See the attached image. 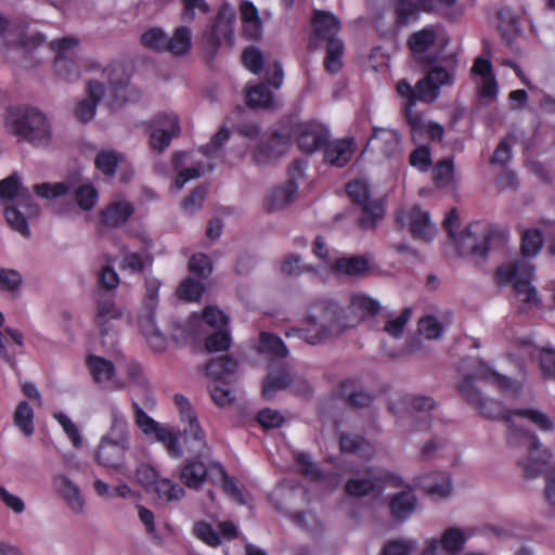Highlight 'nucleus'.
Listing matches in <instances>:
<instances>
[{"mask_svg":"<svg viewBox=\"0 0 555 555\" xmlns=\"http://www.w3.org/2000/svg\"><path fill=\"white\" fill-rule=\"evenodd\" d=\"M193 533L208 546L217 547L221 544L219 533L214 529L212 525L205 520H199L194 524Z\"/></svg>","mask_w":555,"mask_h":555,"instance_id":"obj_54","label":"nucleus"},{"mask_svg":"<svg viewBox=\"0 0 555 555\" xmlns=\"http://www.w3.org/2000/svg\"><path fill=\"white\" fill-rule=\"evenodd\" d=\"M339 448L343 453L358 454L365 459H371L374 454L373 444L360 435L340 433Z\"/></svg>","mask_w":555,"mask_h":555,"instance_id":"obj_24","label":"nucleus"},{"mask_svg":"<svg viewBox=\"0 0 555 555\" xmlns=\"http://www.w3.org/2000/svg\"><path fill=\"white\" fill-rule=\"evenodd\" d=\"M5 125L11 133L35 146L47 145L51 140V126L47 116L29 105L7 109Z\"/></svg>","mask_w":555,"mask_h":555,"instance_id":"obj_3","label":"nucleus"},{"mask_svg":"<svg viewBox=\"0 0 555 555\" xmlns=\"http://www.w3.org/2000/svg\"><path fill=\"white\" fill-rule=\"evenodd\" d=\"M532 270V268H527L526 278L518 279L513 283V291L516 298L526 305H538L539 301L537 289L530 282Z\"/></svg>","mask_w":555,"mask_h":555,"instance_id":"obj_40","label":"nucleus"},{"mask_svg":"<svg viewBox=\"0 0 555 555\" xmlns=\"http://www.w3.org/2000/svg\"><path fill=\"white\" fill-rule=\"evenodd\" d=\"M370 270L369 260L363 256L337 258L332 264L335 274L348 276L363 275Z\"/></svg>","mask_w":555,"mask_h":555,"instance_id":"obj_27","label":"nucleus"},{"mask_svg":"<svg viewBox=\"0 0 555 555\" xmlns=\"http://www.w3.org/2000/svg\"><path fill=\"white\" fill-rule=\"evenodd\" d=\"M242 62L253 74H259L263 68L264 59L258 48L249 47L243 51Z\"/></svg>","mask_w":555,"mask_h":555,"instance_id":"obj_64","label":"nucleus"},{"mask_svg":"<svg viewBox=\"0 0 555 555\" xmlns=\"http://www.w3.org/2000/svg\"><path fill=\"white\" fill-rule=\"evenodd\" d=\"M345 46L341 39H332L326 41L324 69L331 75L339 73L344 66L343 56Z\"/></svg>","mask_w":555,"mask_h":555,"instance_id":"obj_33","label":"nucleus"},{"mask_svg":"<svg viewBox=\"0 0 555 555\" xmlns=\"http://www.w3.org/2000/svg\"><path fill=\"white\" fill-rule=\"evenodd\" d=\"M513 413L515 416L530 420L543 431H551L554 428L553 422L543 412L532 409H515Z\"/></svg>","mask_w":555,"mask_h":555,"instance_id":"obj_56","label":"nucleus"},{"mask_svg":"<svg viewBox=\"0 0 555 555\" xmlns=\"http://www.w3.org/2000/svg\"><path fill=\"white\" fill-rule=\"evenodd\" d=\"M257 421L263 429L268 430L282 427L285 418L278 410L264 408L257 413Z\"/></svg>","mask_w":555,"mask_h":555,"instance_id":"obj_63","label":"nucleus"},{"mask_svg":"<svg viewBox=\"0 0 555 555\" xmlns=\"http://www.w3.org/2000/svg\"><path fill=\"white\" fill-rule=\"evenodd\" d=\"M398 94L404 99V117L411 128L415 132L422 130L424 127V118L421 114L414 112V106L417 101L431 103L438 95L439 90L437 83H433L427 76L420 79L414 87L406 79H401L397 83Z\"/></svg>","mask_w":555,"mask_h":555,"instance_id":"obj_5","label":"nucleus"},{"mask_svg":"<svg viewBox=\"0 0 555 555\" xmlns=\"http://www.w3.org/2000/svg\"><path fill=\"white\" fill-rule=\"evenodd\" d=\"M475 377L482 380H490L502 392L512 391L514 393L518 392L519 387L516 383L502 374L493 371L488 364L480 362L476 372Z\"/></svg>","mask_w":555,"mask_h":555,"instance_id":"obj_32","label":"nucleus"},{"mask_svg":"<svg viewBox=\"0 0 555 555\" xmlns=\"http://www.w3.org/2000/svg\"><path fill=\"white\" fill-rule=\"evenodd\" d=\"M204 292V284L193 278L184 279L177 288V296L186 301H196Z\"/></svg>","mask_w":555,"mask_h":555,"instance_id":"obj_52","label":"nucleus"},{"mask_svg":"<svg viewBox=\"0 0 555 555\" xmlns=\"http://www.w3.org/2000/svg\"><path fill=\"white\" fill-rule=\"evenodd\" d=\"M54 70L59 78L65 81H74L79 78L78 65L64 55H55Z\"/></svg>","mask_w":555,"mask_h":555,"instance_id":"obj_51","label":"nucleus"},{"mask_svg":"<svg viewBox=\"0 0 555 555\" xmlns=\"http://www.w3.org/2000/svg\"><path fill=\"white\" fill-rule=\"evenodd\" d=\"M173 401L179 411L181 422L186 424L183 428L184 434L195 441H204L205 434L189 399L181 393H177L175 395Z\"/></svg>","mask_w":555,"mask_h":555,"instance_id":"obj_16","label":"nucleus"},{"mask_svg":"<svg viewBox=\"0 0 555 555\" xmlns=\"http://www.w3.org/2000/svg\"><path fill=\"white\" fill-rule=\"evenodd\" d=\"M21 191V181L16 173L9 176L8 178L0 180V198L1 199H13L14 197H20V203L22 206L27 208L28 212L31 215H37L39 212V207L33 204V197L27 190L24 192Z\"/></svg>","mask_w":555,"mask_h":555,"instance_id":"obj_19","label":"nucleus"},{"mask_svg":"<svg viewBox=\"0 0 555 555\" xmlns=\"http://www.w3.org/2000/svg\"><path fill=\"white\" fill-rule=\"evenodd\" d=\"M87 366L90 371L93 380L98 384L111 380L115 375L114 363L100 356H88Z\"/></svg>","mask_w":555,"mask_h":555,"instance_id":"obj_35","label":"nucleus"},{"mask_svg":"<svg viewBox=\"0 0 555 555\" xmlns=\"http://www.w3.org/2000/svg\"><path fill=\"white\" fill-rule=\"evenodd\" d=\"M153 488L157 496L167 502L178 501L185 494L180 485L167 478H158Z\"/></svg>","mask_w":555,"mask_h":555,"instance_id":"obj_43","label":"nucleus"},{"mask_svg":"<svg viewBox=\"0 0 555 555\" xmlns=\"http://www.w3.org/2000/svg\"><path fill=\"white\" fill-rule=\"evenodd\" d=\"M230 140V131L222 127L215 133L207 144L199 147V152L207 158H215L223 145Z\"/></svg>","mask_w":555,"mask_h":555,"instance_id":"obj_55","label":"nucleus"},{"mask_svg":"<svg viewBox=\"0 0 555 555\" xmlns=\"http://www.w3.org/2000/svg\"><path fill=\"white\" fill-rule=\"evenodd\" d=\"M543 246V235L538 229L524 231L521 236V253L524 256L537 255Z\"/></svg>","mask_w":555,"mask_h":555,"instance_id":"obj_50","label":"nucleus"},{"mask_svg":"<svg viewBox=\"0 0 555 555\" xmlns=\"http://www.w3.org/2000/svg\"><path fill=\"white\" fill-rule=\"evenodd\" d=\"M133 212L134 207L131 203L115 201L100 211V222L106 228H119L131 218Z\"/></svg>","mask_w":555,"mask_h":555,"instance_id":"obj_17","label":"nucleus"},{"mask_svg":"<svg viewBox=\"0 0 555 555\" xmlns=\"http://www.w3.org/2000/svg\"><path fill=\"white\" fill-rule=\"evenodd\" d=\"M4 217L10 227L20 232L22 235L28 237L30 235L28 222L23 212L16 207H7L4 209Z\"/></svg>","mask_w":555,"mask_h":555,"instance_id":"obj_60","label":"nucleus"},{"mask_svg":"<svg viewBox=\"0 0 555 555\" xmlns=\"http://www.w3.org/2000/svg\"><path fill=\"white\" fill-rule=\"evenodd\" d=\"M14 424L26 436L34 434V410L27 401H21L14 412Z\"/></svg>","mask_w":555,"mask_h":555,"instance_id":"obj_41","label":"nucleus"},{"mask_svg":"<svg viewBox=\"0 0 555 555\" xmlns=\"http://www.w3.org/2000/svg\"><path fill=\"white\" fill-rule=\"evenodd\" d=\"M289 149V135L283 132L281 126L272 132L270 139L261 142L253 153V160L257 165H266L284 155Z\"/></svg>","mask_w":555,"mask_h":555,"instance_id":"obj_12","label":"nucleus"},{"mask_svg":"<svg viewBox=\"0 0 555 555\" xmlns=\"http://www.w3.org/2000/svg\"><path fill=\"white\" fill-rule=\"evenodd\" d=\"M72 185L68 182H56L50 184L48 182L36 184L35 193L42 198H56L69 193Z\"/></svg>","mask_w":555,"mask_h":555,"instance_id":"obj_57","label":"nucleus"},{"mask_svg":"<svg viewBox=\"0 0 555 555\" xmlns=\"http://www.w3.org/2000/svg\"><path fill=\"white\" fill-rule=\"evenodd\" d=\"M365 474L370 478H362V479L350 478L347 480V482L345 483V491L349 495L356 496V498H362V496L371 494L375 490H378L377 483L374 479V467H367L365 469Z\"/></svg>","mask_w":555,"mask_h":555,"instance_id":"obj_37","label":"nucleus"},{"mask_svg":"<svg viewBox=\"0 0 555 555\" xmlns=\"http://www.w3.org/2000/svg\"><path fill=\"white\" fill-rule=\"evenodd\" d=\"M410 231L414 238L429 242L434 237L435 229L430 223L429 214L414 207L410 214Z\"/></svg>","mask_w":555,"mask_h":555,"instance_id":"obj_28","label":"nucleus"},{"mask_svg":"<svg viewBox=\"0 0 555 555\" xmlns=\"http://www.w3.org/2000/svg\"><path fill=\"white\" fill-rule=\"evenodd\" d=\"M322 150L325 163L337 168H343L352 158L354 153V139L343 138L331 141L330 138L328 143H326Z\"/></svg>","mask_w":555,"mask_h":555,"instance_id":"obj_14","label":"nucleus"},{"mask_svg":"<svg viewBox=\"0 0 555 555\" xmlns=\"http://www.w3.org/2000/svg\"><path fill=\"white\" fill-rule=\"evenodd\" d=\"M420 9L418 3L413 0H396V24L398 26H406L412 20L417 18Z\"/></svg>","mask_w":555,"mask_h":555,"instance_id":"obj_47","label":"nucleus"},{"mask_svg":"<svg viewBox=\"0 0 555 555\" xmlns=\"http://www.w3.org/2000/svg\"><path fill=\"white\" fill-rule=\"evenodd\" d=\"M120 317L121 311L115 306L113 296L103 295L98 298L94 324L99 328L101 336H105L109 333V321L117 320Z\"/></svg>","mask_w":555,"mask_h":555,"instance_id":"obj_21","label":"nucleus"},{"mask_svg":"<svg viewBox=\"0 0 555 555\" xmlns=\"http://www.w3.org/2000/svg\"><path fill=\"white\" fill-rule=\"evenodd\" d=\"M358 379L347 378L339 384L338 395L348 406L353 409L367 408L372 404L374 397L365 391L358 390Z\"/></svg>","mask_w":555,"mask_h":555,"instance_id":"obj_23","label":"nucleus"},{"mask_svg":"<svg viewBox=\"0 0 555 555\" xmlns=\"http://www.w3.org/2000/svg\"><path fill=\"white\" fill-rule=\"evenodd\" d=\"M160 281L156 278L145 279V296L143 301L144 313L140 317L155 318L156 309L158 306V291Z\"/></svg>","mask_w":555,"mask_h":555,"instance_id":"obj_45","label":"nucleus"},{"mask_svg":"<svg viewBox=\"0 0 555 555\" xmlns=\"http://www.w3.org/2000/svg\"><path fill=\"white\" fill-rule=\"evenodd\" d=\"M237 365V361L231 356H222L210 360L205 366V372L214 380H225L236 372Z\"/></svg>","mask_w":555,"mask_h":555,"instance_id":"obj_29","label":"nucleus"},{"mask_svg":"<svg viewBox=\"0 0 555 555\" xmlns=\"http://www.w3.org/2000/svg\"><path fill=\"white\" fill-rule=\"evenodd\" d=\"M104 72L108 80L107 98L111 109L140 99V92L130 85V72L124 62L115 61Z\"/></svg>","mask_w":555,"mask_h":555,"instance_id":"obj_9","label":"nucleus"},{"mask_svg":"<svg viewBox=\"0 0 555 555\" xmlns=\"http://www.w3.org/2000/svg\"><path fill=\"white\" fill-rule=\"evenodd\" d=\"M422 488L429 494L439 498H446L452 490L451 477L447 473H435L425 476L418 482Z\"/></svg>","mask_w":555,"mask_h":555,"instance_id":"obj_30","label":"nucleus"},{"mask_svg":"<svg viewBox=\"0 0 555 555\" xmlns=\"http://www.w3.org/2000/svg\"><path fill=\"white\" fill-rule=\"evenodd\" d=\"M416 507V496L412 489L395 494L389 501V511L397 520L409 518Z\"/></svg>","mask_w":555,"mask_h":555,"instance_id":"obj_25","label":"nucleus"},{"mask_svg":"<svg viewBox=\"0 0 555 555\" xmlns=\"http://www.w3.org/2000/svg\"><path fill=\"white\" fill-rule=\"evenodd\" d=\"M283 132L288 133L289 144L295 140L305 154H313L324 147L331 138L330 129L315 120L293 122L291 119L280 122Z\"/></svg>","mask_w":555,"mask_h":555,"instance_id":"obj_7","label":"nucleus"},{"mask_svg":"<svg viewBox=\"0 0 555 555\" xmlns=\"http://www.w3.org/2000/svg\"><path fill=\"white\" fill-rule=\"evenodd\" d=\"M437 38L438 27L436 25H427L412 33L408 38L406 46L415 57H420L436 44Z\"/></svg>","mask_w":555,"mask_h":555,"instance_id":"obj_22","label":"nucleus"},{"mask_svg":"<svg viewBox=\"0 0 555 555\" xmlns=\"http://www.w3.org/2000/svg\"><path fill=\"white\" fill-rule=\"evenodd\" d=\"M433 179L439 188H448L454 181V163L453 158H443L434 166Z\"/></svg>","mask_w":555,"mask_h":555,"instance_id":"obj_42","label":"nucleus"},{"mask_svg":"<svg viewBox=\"0 0 555 555\" xmlns=\"http://www.w3.org/2000/svg\"><path fill=\"white\" fill-rule=\"evenodd\" d=\"M138 323L139 328L145 336L150 347L158 352L164 351L167 346V339L165 335L156 327L155 318L139 317Z\"/></svg>","mask_w":555,"mask_h":555,"instance_id":"obj_31","label":"nucleus"},{"mask_svg":"<svg viewBox=\"0 0 555 555\" xmlns=\"http://www.w3.org/2000/svg\"><path fill=\"white\" fill-rule=\"evenodd\" d=\"M346 192L353 204L361 207L358 224L362 230L375 229L386 212V204L382 198L371 199L367 183L352 180L347 183Z\"/></svg>","mask_w":555,"mask_h":555,"instance_id":"obj_8","label":"nucleus"},{"mask_svg":"<svg viewBox=\"0 0 555 555\" xmlns=\"http://www.w3.org/2000/svg\"><path fill=\"white\" fill-rule=\"evenodd\" d=\"M467 541L463 530L456 527H450L442 533L441 540L438 541L442 548L451 554L460 552Z\"/></svg>","mask_w":555,"mask_h":555,"instance_id":"obj_46","label":"nucleus"},{"mask_svg":"<svg viewBox=\"0 0 555 555\" xmlns=\"http://www.w3.org/2000/svg\"><path fill=\"white\" fill-rule=\"evenodd\" d=\"M192 48V33L186 26L175 29L171 38L167 36V52L173 56H183Z\"/></svg>","mask_w":555,"mask_h":555,"instance_id":"obj_34","label":"nucleus"},{"mask_svg":"<svg viewBox=\"0 0 555 555\" xmlns=\"http://www.w3.org/2000/svg\"><path fill=\"white\" fill-rule=\"evenodd\" d=\"M120 155L115 151H100L94 159L95 168L104 176L113 177L116 172Z\"/></svg>","mask_w":555,"mask_h":555,"instance_id":"obj_48","label":"nucleus"},{"mask_svg":"<svg viewBox=\"0 0 555 555\" xmlns=\"http://www.w3.org/2000/svg\"><path fill=\"white\" fill-rule=\"evenodd\" d=\"M211 483H221L224 493L240 502L242 501L243 494L236 483V480L228 475L227 470L220 463H211Z\"/></svg>","mask_w":555,"mask_h":555,"instance_id":"obj_36","label":"nucleus"},{"mask_svg":"<svg viewBox=\"0 0 555 555\" xmlns=\"http://www.w3.org/2000/svg\"><path fill=\"white\" fill-rule=\"evenodd\" d=\"M258 351L260 353L271 354L278 359H284L288 354V349L281 337L267 332L260 334Z\"/></svg>","mask_w":555,"mask_h":555,"instance_id":"obj_39","label":"nucleus"},{"mask_svg":"<svg viewBox=\"0 0 555 555\" xmlns=\"http://www.w3.org/2000/svg\"><path fill=\"white\" fill-rule=\"evenodd\" d=\"M459 391L464 399L489 420H503L508 424V441L512 446L528 448V459L520 463L527 478L539 477L552 457V452L541 446L538 436L512 422L513 410L505 409L501 401L485 398L474 386L473 377L467 375L459 384Z\"/></svg>","mask_w":555,"mask_h":555,"instance_id":"obj_1","label":"nucleus"},{"mask_svg":"<svg viewBox=\"0 0 555 555\" xmlns=\"http://www.w3.org/2000/svg\"><path fill=\"white\" fill-rule=\"evenodd\" d=\"M98 192L91 184L80 185L75 192L77 205L83 210H91L98 202Z\"/></svg>","mask_w":555,"mask_h":555,"instance_id":"obj_62","label":"nucleus"},{"mask_svg":"<svg viewBox=\"0 0 555 555\" xmlns=\"http://www.w3.org/2000/svg\"><path fill=\"white\" fill-rule=\"evenodd\" d=\"M460 227V215L456 208H451L443 220V228L448 233L450 240L459 244L461 254H464V248H468V254L485 258L487 257L492 243L502 241L503 233L486 221H474L469 223L460 240L457 241L456 230Z\"/></svg>","mask_w":555,"mask_h":555,"instance_id":"obj_2","label":"nucleus"},{"mask_svg":"<svg viewBox=\"0 0 555 555\" xmlns=\"http://www.w3.org/2000/svg\"><path fill=\"white\" fill-rule=\"evenodd\" d=\"M351 308L361 312L362 317H375L380 310V305L377 300L363 294H356L351 297Z\"/></svg>","mask_w":555,"mask_h":555,"instance_id":"obj_53","label":"nucleus"},{"mask_svg":"<svg viewBox=\"0 0 555 555\" xmlns=\"http://www.w3.org/2000/svg\"><path fill=\"white\" fill-rule=\"evenodd\" d=\"M56 492L67 502L70 508L78 513L83 507L79 488L66 476H56L53 480Z\"/></svg>","mask_w":555,"mask_h":555,"instance_id":"obj_26","label":"nucleus"},{"mask_svg":"<svg viewBox=\"0 0 555 555\" xmlns=\"http://www.w3.org/2000/svg\"><path fill=\"white\" fill-rule=\"evenodd\" d=\"M246 104L250 108H270L273 106V93L267 83H258L246 92Z\"/></svg>","mask_w":555,"mask_h":555,"instance_id":"obj_38","label":"nucleus"},{"mask_svg":"<svg viewBox=\"0 0 555 555\" xmlns=\"http://www.w3.org/2000/svg\"><path fill=\"white\" fill-rule=\"evenodd\" d=\"M182 4L181 20L191 23L195 20L196 11L203 15L210 12V7L206 0H180Z\"/></svg>","mask_w":555,"mask_h":555,"instance_id":"obj_58","label":"nucleus"},{"mask_svg":"<svg viewBox=\"0 0 555 555\" xmlns=\"http://www.w3.org/2000/svg\"><path fill=\"white\" fill-rule=\"evenodd\" d=\"M87 93L88 99L80 101L75 109L76 118L82 124L89 122L95 116L96 104L105 93L104 86L96 80H90Z\"/></svg>","mask_w":555,"mask_h":555,"instance_id":"obj_18","label":"nucleus"},{"mask_svg":"<svg viewBox=\"0 0 555 555\" xmlns=\"http://www.w3.org/2000/svg\"><path fill=\"white\" fill-rule=\"evenodd\" d=\"M150 146L152 150L163 152L169 146L171 140L180 134V121L172 113L158 114L151 121Z\"/></svg>","mask_w":555,"mask_h":555,"instance_id":"obj_11","label":"nucleus"},{"mask_svg":"<svg viewBox=\"0 0 555 555\" xmlns=\"http://www.w3.org/2000/svg\"><path fill=\"white\" fill-rule=\"evenodd\" d=\"M288 190V184L285 183L283 185H279L276 188H273L266 197V207L268 211H274L278 209H281L288 205L295 194H291L289 196H286V191Z\"/></svg>","mask_w":555,"mask_h":555,"instance_id":"obj_49","label":"nucleus"},{"mask_svg":"<svg viewBox=\"0 0 555 555\" xmlns=\"http://www.w3.org/2000/svg\"><path fill=\"white\" fill-rule=\"evenodd\" d=\"M180 480L189 489H199L206 480L211 482V464L206 466L197 459L184 461L180 469Z\"/></svg>","mask_w":555,"mask_h":555,"instance_id":"obj_15","label":"nucleus"},{"mask_svg":"<svg viewBox=\"0 0 555 555\" xmlns=\"http://www.w3.org/2000/svg\"><path fill=\"white\" fill-rule=\"evenodd\" d=\"M141 44L154 52H167V35L159 27H152L141 35Z\"/></svg>","mask_w":555,"mask_h":555,"instance_id":"obj_44","label":"nucleus"},{"mask_svg":"<svg viewBox=\"0 0 555 555\" xmlns=\"http://www.w3.org/2000/svg\"><path fill=\"white\" fill-rule=\"evenodd\" d=\"M296 464L299 466V473L304 477L312 480H320L322 472L319 466L311 460L310 455L306 452H298L294 456Z\"/></svg>","mask_w":555,"mask_h":555,"instance_id":"obj_59","label":"nucleus"},{"mask_svg":"<svg viewBox=\"0 0 555 555\" xmlns=\"http://www.w3.org/2000/svg\"><path fill=\"white\" fill-rule=\"evenodd\" d=\"M130 439L125 422L114 420L109 433L102 437L95 459L99 465L118 470L122 467Z\"/></svg>","mask_w":555,"mask_h":555,"instance_id":"obj_6","label":"nucleus"},{"mask_svg":"<svg viewBox=\"0 0 555 555\" xmlns=\"http://www.w3.org/2000/svg\"><path fill=\"white\" fill-rule=\"evenodd\" d=\"M241 18L245 24H251L255 33L251 35L254 38L260 35L261 21L259 17L258 9L250 1H242L240 5Z\"/></svg>","mask_w":555,"mask_h":555,"instance_id":"obj_61","label":"nucleus"},{"mask_svg":"<svg viewBox=\"0 0 555 555\" xmlns=\"http://www.w3.org/2000/svg\"><path fill=\"white\" fill-rule=\"evenodd\" d=\"M312 27L314 36L324 41L339 39L337 37L340 30V22L333 13L317 10L312 17Z\"/></svg>","mask_w":555,"mask_h":555,"instance_id":"obj_20","label":"nucleus"},{"mask_svg":"<svg viewBox=\"0 0 555 555\" xmlns=\"http://www.w3.org/2000/svg\"><path fill=\"white\" fill-rule=\"evenodd\" d=\"M313 309L322 313L321 321L319 323L318 317L311 312L307 315V322L312 326L320 325L319 328L292 327L285 332L287 338L297 337L310 345H319L332 336L341 334L350 326L341 322L338 307L333 302L324 301L314 306Z\"/></svg>","mask_w":555,"mask_h":555,"instance_id":"obj_4","label":"nucleus"},{"mask_svg":"<svg viewBox=\"0 0 555 555\" xmlns=\"http://www.w3.org/2000/svg\"><path fill=\"white\" fill-rule=\"evenodd\" d=\"M134 412V422L137 426L146 436L153 435L155 439L162 442L169 455L172 457H180L182 454L178 435L170 428L160 425L154 418L149 416L138 402H132Z\"/></svg>","mask_w":555,"mask_h":555,"instance_id":"obj_10","label":"nucleus"},{"mask_svg":"<svg viewBox=\"0 0 555 555\" xmlns=\"http://www.w3.org/2000/svg\"><path fill=\"white\" fill-rule=\"evenodd\" d=\"M293 383V375L288 366L275 361L270 363V369L262 382L261 393L266 400H271L278 391L288 388Z\"/></svg>","mask_w":555,"mask_h":555,"instance_id":"obj_13","label":"nucleus"}]
</instances>
